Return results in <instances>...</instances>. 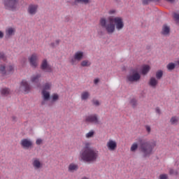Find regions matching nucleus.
<instances>
[{
  "label": "nucleus",
  "mask_w": 179,
  "mask_h": 179,
  "mask_svg": "<svg viewBox=\"0 0 179 179\" xmlns=\"http://www.w3.org/2000/svg\"><path fill=\"white\" fill-rule=\"evenodd\" d=\"M42 97L43 101L41 102V104L44 106V104H45V101H48V100H50V94L49 91L42 90Z\"/></svg>",
  "instance_id": "18"
},
{
  "label": "nucleus",
  "mask_w": 179,
  "mask_h": 179,
  "mask_svg": "<svg viewBox=\"0 0 179 179\" xmlns=\"http://www.w3.org/2000/svg\"><path fill=\"white\" fill-rule=\"evenodd\" d=\"M41 69L44 71V72L51 73L52 72V67L49 64L47 59H45L42 61L41 64Z\"/></svg>",
  "instance_id": "12"
},
{
  "label": "nucleus",
  "mask_w": 179,
  "mask_h": 179,
  "mask_svg": "<svg viewBox=\"0 0 179 179\" xmlns=\"http://www.w3.org/2000/svg\"><path fill=\"white\" fill-rule=\"evenodd\" d=\"M66 19H67L66 22H69V17H66Z\"/></svg>",
  "instance_id": "49"
},
{
  "label": "nucleus",
  "mask_w": 179,
  "mask_h": 179,
  "mask_svg": "<svg viewBox=\"0 0 179 179\" xmlns=\"http://www.w3.org/2000/svg\"><path fill=\"white\" fill-rule=\"evenodd\" d=\"M38 10V5L37 4H29L27 9V12L29 16H34L37 13Z\"/></svg>",
  "instance_id": "13"
},
{
  "label": "nucleus",
  "mask_w": 179,
  "mask_h": 179,
  "mask_svg": "<svg viewBox=\"0 0 179 179\" xmlns=\"http://www.w3.org/2000/svg\"><path fill=\"white\" fill-rule=\"evenodd\" d=\"M15 72V65L9 64L6 68V74L7 73H13Z\"/></svg>",
  "instance_id": "27"
},
{
  "label": "nucleus",
  "mask_w": 179,
  "mask_h": 179,
  "mask_svg": "<svg viewBox=\"0 0 179 179\" xmlns=\"http://www.w3.org/2000/svg\"><path fill=\"white\" fill-rule=\"evenodd\" d=\"M99 82H100V79L99 78H95L94 80V85H97L99 83Z\"/></svg>",
  "instance_id": "46"
},
{
  "label": "nucleus",
  "mask_w": 179,
  "mask_h": 179,
  "mask_svg": "<svg viewBox=\"0 0 179 179\" xmlns=\"http://www.w3.org/2000/svg\"><path fill=\"white\" fill-rule=\"evenodd\" d=\"M138 142L140 145V150L143 157H150L153 155V149L156 148V141H148L146 139L139 138Z\"/></svg>",
  "instance_id": "3"
},
{
  "label": "nucleus",
  "mask_w": 179,
  "mask_h": 179,
  "mask_svg": "<svg viewBox=\"0 0 179 179\" xmlns=\"http://www.w3.org/2000/svg\"><path fill=\"white\" fill-rule=\"evenodd\" d=\"M92 104L94 106H96V107H99V106H100V101H99V100H96V99H93Z\"/></svg>",
  "instance_id": "38"
},
{
  "label": "nucleus",
  "mask_w": 179,
  "mask_h": 179,
  "mask_svg": "<svg viewBox=\"0 0 179 179\" xmlns=\"http://www.w3.org/2000/svg\"><path fill=\"white\" fill-rule=\"evenodd\" d=\"M4 36H5V34H3V31L0 30V39H2Z\"/></svg>",
  "instance_id": "47"
},
{
  "label": "nucleus",
  "mask_w": 179,
  "mask_h": 179,
  "mask_svg": "<svg viewBox=\"0 0 179 179\" xmlns=\"http://www.w3.org/2000/svg\"><path fill=\"white\" fill-rule=\"evenodd\" d=\"M148 85L150 87H152V89H156V87H157V85H159V80H157L155 77H151L148 82Z\"/></svg>",
  "instance_id": "16"
},
{
  "label": "nucleus",
  "mask_w": 179,
  "mask_h": 179,
  "mask_svg": "<svg viewBox=\"0 0 179 179\" xmlns=\"http://www.w3.org/2000/svg\"><path fill=\"white\" fill-rule=\"evenodd\" d=\"M155 76H156V78L158 80L162 79V78H163V71L159 70L157 71Z\"/></svg>",
  "instance_id": "32"
},
{
  "label": "nucleus",
  "mask_w": 179,
  "mask_h": 179,
  "mask_svg": "<svg viewBox=\"0 0 179 179\" xmlns=\"http://www.w3.org/2000/svg\"><path fill=\"white\" fill-rule=\"evenodd\" d=\"M75 3H84L85 5H87L90 3V0H74Z\"/></svg>",
  "instance_id": "31"
},
{
  "label": "nucleus",
  "mask_w": 179,
  "mask_h": 179,
  "mask_svg": "<svg viewBox=\"0 0 179 179\" xmlns=\"http://www.w3.org/2000/svg\"><path fill=\"white\" fill-rule=\"evenodd\" d=\"M106 148L109 152H115L117 148H118V143H117V141L110 138L106 142Z\"/></svg>",
  "instance_id": "8"
},
{
  "label": "nucleus",
  "mask_w": 179,
  "mask_h": 179,
  "mask_svg": "<svg viewBox=\"0 0 179 179\" xmlns=\"http://www.w3.org/2000/svg\"><path fill=\"white\" fill-rule=\"evenodd\" d=\"M138 143H134L130 148V152H131L132 153H135V152L138 150Z\"/></svg>",
  "instance_id": "30"
},
{
  "label": "nucleus",
  "mask_w": 179,
  "mask_h": 179,
  "mask_svg": "<svg viewBox=\"0 0 179 179\" xmlns=\"http://www.w3.org/2000/svg\"><path fill=\"white\" fill-rule=\"evenodd\" d=\"M99 24L105 29L108 34H113L117 31H121L125 27L124 18L120 16H109L107 19L101 17L99 20Z\"/></svg>",
  "instance_id": "1"
},
{
  "label": "nucleus",
  "mask_w": 179,
  "mask_h": 179,
  "mask_svg": "<svg viewBox=\"0 0 179 179\" xmlns=\"http://www.w3.org/2000/svg\"><path fill=\"white\" fill-rule=\"evenodd\" d=\"M108 15H115L117 13V10L115 9H111L108 12Z\"/></svg>",
  "instance_id": "42"
},
{
  "label": "nucleus",
  "mask_w": 179,
  "mask_h": 179,
  "mask_svg": "<svg viewBox=\"0 0 179 179\" xmlns=\"http://www.w3.org/2000/svg\"><path fill=\"white\" fill-rule=\"evenodd\" d=\"M19 0H3L4 8L8 10H16Z\"/></svg>",
  "instance_id": "5"
},
{
  "label": "nucleus",
  "mask_w": 179,
  "mask_h": 179,
  "mask_svg": "<svg viewBox=\"0 0 179 179\" xmlns=\"http://www.w3.org/2000/svg\"><path fill=\"white\" fill-rule=\"evenodd\" d=\"M162 34L164 36H169L170 34V27L168 25H164L162 27Z\"/></svg>",
  "instance_id": "24"
},
{
  "label": "nucleus",
  "mask_w": 179,
  "mask_h": 179,
  "mask_svg": "<svg viewBox=\"0 0 179 179\" xmlns=\"http://www.w3.org/2000/svg\"><path fill=\"white\" fill-rule=\"evenodd\" d=\"M141 79V74L138 71H134L132 74H129L127 76V81L132 83L134 82H138Z\"/></svg>",
  "instance_id": "10"
},
{
  "label": "nucleus",
  "mask_w": 179,
  "mask_h": 179,
  "mask_svg": "<svg viewBox=\"0 0 179 179\" xmlns=\"http://www.w3.org/2000/svg\"><path fill=\"white\" fill-rule=\"evenodd\" d=\"M43 138H37L36 141V144L38 145H43Z\"/></svg>",
  "instance_id": "39"
},
{
  "label": "nucleus",
  "mask_w": 179,
  "mask_h": 179,
  "mask_svg": "<svg viewBox=\"0 0 179 179\" xmlns=\"http://www.w3.org/2000/svg\"><path fill=\"white\" fill-rule=\"evenodd\" d=\"M20 145L23 149H30L33 148V141L30 138H23L20 141Z\"/></svg>",
  "instance_id": "14"
},
{
  "label": "nucleus",
  "mask_w": 179,
  "mask_h": 179,
  "mask_svg": "<svg viewBox=\"0 0 179 179\" xmlns=\"http://www.w3.org/2000/svg\"><path fill=\"white\" fill-rule=\"evenodd\" d=\"M90 143H85L79 153L80 160L85 163H94L99 159V150L90 147Z\"/></svg>",
  "instance_id": "2"
},
{
  "label": "nucleus",
  "mask_w": 179,
  "mask_h": 179,
  "mask_svg": "<svg viewBox=\"0 0 179 179\" xmlns=\"http://www.w3.org/2000/svg\"><path fill=\"white\" fill-rule=\"evenodd\" d=\"M130 104L133 106V107H136V105L138 104V102L136 101V99H131L130 100Z\"/></svg>",
  "instance_id": "35"
},
{
  "label": "nucleus",
  "mask_w": 179,
  "mask_h": 179,
  "mask_svg": "<svg viewBox=\"0 0 179 179\" xmlns=\"http://www.w3.org/2000/svg\"><path fill=\"white\" fill-rule=\"evenodd\" d=\"M89 97H90V92H89V91H83L81 93L80 99L83 101H86V100H88Z\"/></svg>",
  "instance_id": "20"
},
{
  "label": "nucleus",
  "mask_w": 179,
  "mask_h": 179,
  "mask_svg": "<svg viewBox=\"0 0 179 179\" xmlns=\"http://www.w3.org/2000/svg\"><path fill=\"white\" fill-rule=\"evenodd\" d=\"M51 99H52V101H58V100L59 99V95H58V94H53L51 96Z\"/></svg>",
  "instance_id": "33"
},
{
  "label": "nucleus",
  "mask_w": 179,
  "mask_h": 179,
  "mask_svg": "<svg viewBox=\"0 0 179 179\" xmlns=\"http://www.w3.org/2000/svg\"><path fill=\"white\" fill-rule=\"evenodd\" d=\"M59 43H61V40L57 39L55 41V43H51V46L52 47H57V45H59Z\"/></svg>",
  "instance_id": "36"
},
{
  "label": "nucleus",
  "mask_w": 179,
  "mask_h": 179,
  "mask_svg": "<svg viewBox=\"0 0 179 179\" xmlns=\"http://www.w3.org/2000/svg\"><path fill=\"white\" fill-rule=\"evenodd\" d=\"M16 33V27H8L6 29V37L10 38L13 36H15Z\"/></svg>",
  "instance_id": "15"
},
{
  "label": "nucleus",
  "mask_w": 179,
  "mask_h": 179,
  "mask_svg": "<svg viewBox=\"0 0 179 179\" xmlns=\"http://www.w3.org/2000/svg\"><path fill=\"white\" fill-rule=\"evenodd\" d=\"M28 61L32 68L38 66V55L37 53H33L28 57Z\"/></svg>",
  "instance_id": "9"
},
{
  "label": "nucleus",
  "mask_w": 179,
  "mask_h": 179,
  "mask_svg": "<svg viewBox=\"0 0 179 179\" xmlns=\"http://www.w3.org/2000/svg\"><path fill=\"white\" fill-rule=\"evenodd\" d=\"M85 122L94 124V125L101 124V121H100V119L99 118V115L97 114H92L86 116Z\"/></svg>",
  "instance_id": "6"
},
{
  "label": "nucleus",
  "mask_w": 179,
  "mask_h": 179,
  "mask_svg": "<svg viewBox=\"0 0 179 179\" xmlns=\"http://www.w3.org/2000/svg\"><path fill=\"white\" fill-rule=\"evenodd\" d=\"M41 73L34 74L31 76L30 80L32 83H39Z\"/></svg>",
  "instance_id": "19"
},
{
  "label": "nucleus",
  "mask_w": 179,
  "mask_h": 179,
  "mask_svg": "<svg viewBox=\"0 0 179 179\" xmlns=\"http://www.w3.org/2000/svg\"><path fill=\"white\" fill-rule=\"evenodd\" d=\"M178 121H179L178 116H173L170 120V122L171 125H178Z\"/></svg>",
  "instance_id": "26"
},
{
  "label": "nucleus",
  "mask_w": 179,
  "mask_h": 179,
  "mask_svg": "<svg viewBox=\"0 0 179 179\" xmlns=\"http://www.w3.org/2000/svg\"><path fill=\"white\" fill-rule=\"evenodd\" d=\"M1 93L3 96H8L10 94V90L7 87L2 88L1 90Z\"/></svg>",
  "instance_id": "28"
},
{
  "label": "nucleus",
  "mask_w": 179,
  "mask_h": 179,
  "mask_svg": "<svg viewBox=\"0 0 179 179\" xmlns=\"http://www.w3.org/2000/svg\"><path fill=\"white\" fill-rule=\"evenodd\" d=\"M173 17L176 22H179V13H173Z\"/></svg>",
  "instance_id": "41"
},
{
  "label": "nucleus",
  "mask_w": 179,
  "mask_h": 179,
  "mask_svg": "<svg viewBox=\"0 0 179 179\" xmlns=\"http://www.w3.org/2000/svg\"><path fill=\"white\" fill-rule=\"evenodd\" d=\"M83 58H85V52L78 50L69 58V63L71 65H78Z\"/></svg>",
  "instance_id": "4"
},
{
  "label": "nucleus",
  "mask_w": 179,
  "mask_h": 179,
  "mask_svg": "<svg viewBox=\"0 0 179 179\" xmlns=\"http://www.w3.org/2000/svg\"><path fill=\"white\" fill-rule=\"evenodd\" d=\"M94 135H96V131L93 129L90 130L87 134H85L86 139H92V138H94Z\"/></svg>",
  "instance_id": "23"
},
{
  "label": "nucleus",
  "mask_w": 179,
  "mask_h": 179,
  "mask_svg": "<svg viewBox=\"0 0 179 179\" xmlns=\"http://www.w3.org/2000/svg\"><path fill=\"white\" fill-rule=\"evenodd\" d=\"M153 0H143V5H148L149 2H152Z\"/></svg>",
  "instance_id": "45"
},
{
  "label": "nucleus",
  "mask_w": 179,
  "mask_h": 179,
  "mask_svg": "<svg viewBox=\"0 0 179 179\" xmlns=\"http://www.w3.org/2000/svg\"><path fill=\"white\" fill-rule=\"evenodd\" d=\"M169 174H171V176H177V174H178V172H177V171H174V169H170Z\"/></svg>",
  "instance_id": "37"
},
{
  "label": "nucleus",
  "mask_w": 179,
  "mask_h": 179,
  "mask_svg": "<svg viewBox=\"0 0 179 179\" xmlns=\"http://www.w3.org/2000/svg\"><path fill=\"white\" fill-rule=\"evenodd\" d=\"M78 170H79V165L78 164L71 163L68 166L69 173H75Z\"/></svg>",
  "instance_id": "17"
},
{
  "label": "nucleus",
  "mask_w": 179,
  "mask_h": 179,
  "mask_svg": "<svg viewBox=\"0 0 179 179\" xmlns=\"http://www.w3.org/2000/svg\"><path fill=\"white\" fill-rule=\"evenodd\" d=\"M52 87V83L48 82L43 85L42 91L50 92Z\"/></svg>",
  "instance_id": "21"
},
{
  "label": "nucleus",
  "mask_w": 179,
  "mask_h": 179,
  "mask_svg": "<svg viewBox=\"0 0 179 179\" xmlns=\"http://www.w3.org/2000/svg\"><path fill=\"white\" fill-rule=\"evenodd\" d=\"M30 89H31V87L30 86V84H29V81H27V80H22L20 83V90L21 92H24V93H29Z\"/></svg>",
  "instance_id": "11"
},
{
  "label": "nucleus",
  "mask_w": 179,
  "mask_h": 179,
  "mask_svg": "<svg viewBox=\"0 0 179 179\" xmlns=\"http://www.w3.org/2000/svg\"><path fill=\"white\" fill-rule=\"evenodd\" d=\"M92 65V62L88 59L83 60L80 62V66H83V68H89Z\"/></svg>",
  "instance_id": "22"
},
{
  "label": "nucleus",
  "mask_w": 179,
  "mask_h": 179,
  "mask_svg": "<svg viewBox=\"0 0 179 179\" xmlns=\"http://www.w3.org/2000/svg\"><path fill=\"white\" fill-rule=\"evenodd\" d=\"M159 179H167V174H162L159 176Z\"/></svg>",
  "instance_id": "44"
},
{
  "label": "nucleus",
  "mask_w": 179,
  "mask_h": 179,
  "mask_svg": "<svg viewBox=\"0 0 179 179\" xmlns=\"http://www.w3.org/2000/svg\"><path fill=\"white\" fill-rule=\"evenodd\" d=\"M32 167L36 171L41 170L43 167V161L38 157H34L31 160Z\"/></svg>",
  "instance_id": "7"
},
{
  "label": "nucleus",
  "mask_w": 179,
  "mask_h": 179,
  "mask_svg": "<svg viewBox=\"0 0 179 179\" xmlns=\"http://www.w3.org/2000/svg\"><path fill=\"white\" fill-rule=\"evenodd\" d=\"M156 113H157L158 114H160V109H159V108H156Z\"/></svg>",
  "instance_id": "48"
},
{
  "label": "nucleus",
  "mask_w": 179,
  "mask_h": 179,
  "mask_svg": "<svg viewBox=\"0 0 179 179\" xmlns=\"http://www.w3.org/2000/svg\"><path fill=\"white\" fill-rule=\"evenodd\" d=\"M176 64H178V65H179V60L176 62Z\"/></svg>",
  "instance_id": "50"
},
{
  "label": "nucleus",
  "mask_w": 179,
  "mask_h": 179,
  "mask_svg": "<svg viewBox=\"0 0 179 179\" xmlns=\"http://www.w3.org/2000/svg\"><path fill=\"white\" fill-rule=\"evenodd\" d=\"M145 128L146 131L148 132V134H150V132L152 131V128L150 127V126L145 125Z\"/></svg>",
  "instance_id": "43"
},
{
  "label": "nucleus",
  "mask_w": 179,
  "mask_h": 179,
  "mask_svg": "<svg viewBox=\"0 0 179 179\" xmlns=\"http://www.w3.org/2000/svg\"><path fill=\"white\" fill-rule=\"evenodd\" d=\"M0 73L3 76L6 75V66L4 64H0Z\"/></svg>",
  "instance_id": "29"
},
{
  "label": "nucleus",
  "mask_w": 179,
  "mask_h": 179,
  "mask_svg": "<svg viewBox=\"0 0 179 179\" xmlns=\"http://www.w3.org/2000/svg\"><path fill=\"white\" fill-rule=\"evenodd\" d=\"M149 71H150V66L149 65H143L141 68L142 75H146Z\"/></svg>",
  "instance_id": "25"
},
{
  "label": "nucleus",
  "mask_w": 179,
  "mask_h": 179,
  "mask_svg": "<svg viewBox=\"0 0 179 179\" xmlns=\"http://www.w3.org/2000/svg\"><path fill=\"white\" fill-rule=\"evenodd\" d=\"M166 68L169 71H173L176 68V64L174 63H169L167 66Z\"/></svg>",
  "instance_id": "34"
},
{
  "label": "nucleus",
  "mask_w": 179,
  "mask_h": 179,
  "mask_svg": "<svg viewBox=\"0 0 179 179\" xmlns=\"http://www.w3.org/2000/svg\"><path fill=\"white\" fill-rule=\"evenodd\" d=\"M0 59H2V61H6V57L3 52H0Z\"/></svg>",
  "instance_id": "40"
}]
</instances>
